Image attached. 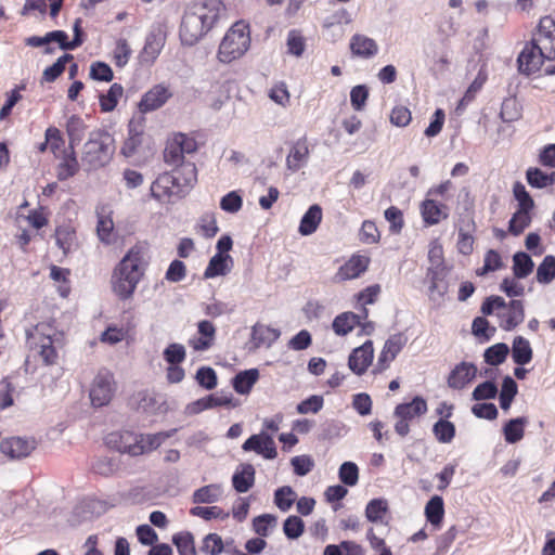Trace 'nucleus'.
Segmentation results:
<instances>
[{"label":"nucleus","mask_w":555,"mask_h":555,"mask_svg":"<svg viewBox=\"0 0 555 555\" xmlns=\"http://www.w3.org/2000/svg\"><path fill=\"white\" fill-rule=\"evenodd\" d=\"M501 327L511 331L524 321V306L520 300H512L508 310L502 315Z\"/></svg>","instance_id":"31"},{"label":"nucleus","mask_w":555,"mask_h":555,"mask_svg":"<svg viewBox=\"0 0 555 555\" xmlns=\"http://www.w3.org/2000/svg\"><path fill=\"white\" fill-rule=\"evenodd\" d=\"M428 260L430 262V267L428 268L427 273L428 278L430 279V298L433 300H439L447 292V286L441 283L444 271L443 249L437 241L430 243Z\"/></svg>","instance_id":"7"},{"label":"nucleus","mask_w":555,"mask_h":555,"mask_svg":"<svg viewBox=\"0 0 555 555\" xmlns=\"http://www.w3.org/2000/svg\"><path fill=\"white\" fill-rule=\"evenodd\" d=\"M70 60H73L72 54L59 57L54 64L43 70V79L49 82L54 81L64 72L66 63Z\"/></svg>","instance_id":"60"},{"label":"nucleus","mask_w":555,"mask_h":555,"mask_svg":"<svg viewBox=\"0 0 555 555\" xmlns=\"http://www.w3.org/2000/svg\"><path fill=\"white\" fill-rule=\"evenodd\" d=\"M514 266L513 271L514 275L517 279L527 278L533 270L534 263L530 256L526 253L519 251L516 253L513 257Z\"/></svg>","instance_id":"42"},{"label":"nucleus","mask_w":555,"mask_h":555,"mask_svg":"<svg viewBox=\"0 0 555 555\" xmlns=\"http://www.w3.org/2000/svg\"><path fill=\"white\" fill-rule=\"evenodd\" d=\"M233 260L230 255L216 254L208 262L204 272L205 279H212L219 275H225L231 270Z\"/></svg>","instance_id":"28"},{"label":"nucleus","mask_w":555,"mask_h":555,"mask_svg":"<svg viewBox=\"0 0 555 555\" xmlns=\"http://www.w3.org/2000/svg\"><path fill=\"white\" fill-rule=\"evenodd\" d=\"M339 479L347 486H354L359 479L358 466L352 462H345L339 468Z\"/></svg>","instance_id":"62"},{"label":"nucleus","mask_w":555,"mask_h":555,"mask_svg":"<svg viewBox=\"0 0 555 555\" xmlns=\"http://www.w3.org/2000/svg\"><path fill=\"white\" fill-rule=\"evenodd\" d=\"M197 333L198 337H193L189 340V345L195 351H205L208 350L215 341L216 337V327L215 325L207 320H203L197 324Z\"/></svg>","instance_id":"20"},{"label":"nucleus","mask_w":555,"mask_h":555,"mask_svg":"<svg viewBox=\"0 0 555 555\" xmlns=\"http://www.w3.org/2000/svg\"><path fill=\"white\" fill-rule=\"evenodd\" d=\"M512 357L514 362L518 365H525L531 361L532 349L530 347L529 341L526 338L517 336L514 339L512 347Z\"/></svg>","instance_id":"37"},{"label":"nucleus","mask_w":555,"mask_h":555,"mask_svg":"<svg viewBox=\"0 0 555 555\" xmlns=\"http://www.w3.org/2000/svg\"><path fill=\"white\" fill-rule=\"evenodd\" d=\"M322 221V208L314 204L309 207L300 220L298 231L301 235L307 236L314 233Z\"/></svg>","instance_id":"27"},{"label":"nucleus","mask_w":555,"mask_h":555,"mask_svg":"<svg viewBox=\"0 0 555 555\" xmlns=\"http://www.w3.org/2000/svg\"><path fill=\"white\" fill-rule=\"evenodd\" d=\"M528 420L526 417H517L509 420L504 428V438L508 443H516L520 441L524 437L525 426L527 425Z\"/></svg>","instance_id":"38"},{"label":"nucleus","mask_w":555,"mask_h":555,"mask_svg":"<svg viewBox=\"0 0 555 555\" xmlns=\"http://www.w3.org/2000/svg\"><path fill=\"white\" fill-rule=\"evenodd\" d=\"M225 16V5L221 0H195L183 13L179 36L185 46L195 44L219 20Z\"/></svg>","instance_id":"1"},{"label":"nucleus","mask_w":555,"mask_h":555,"mask_svg":"<svg viewBox=\"0 0 555 555\" xmlns=\"http://www.w3.org/2000/svg\"><path fill=\"white\" fill-rule=\"evenodd\" d=\"M349 47L353 56L362 59H371L378 51L376 41L361 34L351 37Z\"/></svg>","instance_id":"22"},{"label":"nucleus","mask_w":555,"mask_h":555,"mask_svg":"<svg viewBox=\"0 0 555 555\" xmlns=\"http://www.w3.org/2000/svg\"><path fill=\"white\" fill-rule=\"evenodd\" d=\"M180 555H196L194 535L189 531H182L172 537Z\"/></svg>","instance_id":"43"},{"label":"nucleus","mask_w":555,"mask_h":555,"mask_svg":"<svg viewBox=\"0 0 555 555\" xmlns=\"http://www.w3.org/2000/svg\"><path fill=\"white\" fill-rule=\"evenodd\" d=\"M232 404V396H215L209 395L207 397L201 398L190 404L186 405V412L189 414H198L199 412L212 409L216 406L231 405Z\"/></svg>","instance_id":"24"},{"label":"nucleus","mask_w":555,"mask_h":555,"mask_svg":"<svg viewBox=\"0 0 555 555\" xmlns=\"http://www.w3.org/2000/svg\"><path fill=\"white\" fill-rule=\"evenodd\" d=\"M91 468L100 476L109 477L118 472L119 461L117 457L100 456L93 461Z\"/></svg>","instance_id":"39"},{"label":"nucleus","mask_w":555,"mask_h":555,"mask_svg":"<svg viewBox=\"0 0 555 555\" xmlns=\"http://www.w3.org/2000/svg\"><path fill=\"white\" fill-rule=\"evenodd\" d=\"M36 448L34 439L11 437L1 441V452L11 459H23L28 456Z\"/></svg>","instance_id":"14"},{"label":"nucleus","mask_w":555,"mask_h":555,"mask_svg":"<svg viewBox=\"0 0 555 555\" xmlns=\"http://www.w3.org/2000/svg\"><path fill=\"white\" fill-rule=\"evenodd\" d=\"M27 344L41 357L47 365L57 360L56 346L62 343V333L50 322H40L26 330Z\"/></svg>","instance_id":"4"},{"label":"nucleus","mask_w":555,"mask_h":555,"mask_svg":"<svg viewBox=\"0 0 555 555\" xmlns=\"http://www.w3.org/2000/svg\"><path fill=\"white\" fill-rule=\"evenodd\" d=\"M233 541H223L217 533H208L204 537L199 546V552L206 555H220L222 552H230V545Z\"/></svg>","instance_id":"30"},{"label":"nucleus","mask_w":555,"mask_h":555,"mask_svg":"<svg viewBox=\"0 0 555 555\" xmlns=\"http://www.w3.org/2000/svg\"><path fill=\"white\" fill-rule=\"evenodd\" d=\"M221 494V486L211 483L195 490L192 500L196 504H212L219 501Z\"/></svg>","instance_id":"36"},{"label":"nucleus","mask_w":555,"mask_h":555,"mask_svg":"<svg viewBox=\"0 0 555 555\" xmlns=\"http://www.w3.org/2000/svg\"><path fill=\"white\" fill-rule=\"evenodd\" d=\"M477 367L469 362H461L450 372L448 386L452 389L465 388L477 375Z\"/></svg>","instance_id":"16"},{"label":"nucleus","mask_w":555,"mask_h":555,"mask_svg":"<svg viewBox=\"0 0 555 555\" xmlns=\"http://www.w3.org/2000/svg\"><path fill=\"white\" fill-rule=\"evenodd\" d=\"M373 344L366 341L362 346L356 348L349 356L348 366L357 375H362L373 360Z\"/></svg>","instance_id":"18"},{"label":"nucleus","mask_w":555,"mask_h":555,"mask_svg":"<svg viewBox=\"0 0 555 555\" xmlns=\"http://www.w3.org/2000/svg\"><path fill=\"white\" fill-rule=\"evenodd\" d=\"M530 211L517 209L516 212L513 215L512 219L509 220L508 231L513 235L517 236L521 234L524 230L530 225Z\"/></svg>","instance_id":"53"},{"label":"nucleus","mask_w":555,"mask_h":555,"mask_svg":"<svg viewBox=\"0 0 555 555\" xmlns=\"http://www.w3.org/2000/svg\"><path fill=\"white\" fill-rule=\"evenodd\" d=\"M422 216L426 223L436 224L447 215L442 211V206L433 199H426L422 204Z\"/></svg>","instance_id":"44"},{"label":"nucleus","mask_w":555,"mask_h":555,"mask_svg":"<svg viewBox=\"0 0 555 555\" xmlns=\"http://www.w3.org/2000/svg\"><path fill=\"white\" fill-rule=\"evenodd\" d=\"M76 235L74 229L68 225L59 227L55 230L56 245L66 255L75 244Z\"/></svg>","instance_id":"49"},{"label":"nucleus","mask_w":555,"mask_h":555,"mask_svg":"<svg viewBox=\"0 0 555 555\" xmlns=\"http://www.w3.org/2000/svg\"><path fill=\"white\" fill-rule=\"evenodd\" d=\"M168 437L169 434L164 433L146 435H134L129 431L112 433L107 436L106 443L120 453L137 456L157 449Z\"/></svg>","instance_id":"5"},{"label":"nucleus","mask_w":555,"mask_h":555,"mask_svg":"<svg viewBox=\"0 0 555 555\" xmlns=\"http://www.w3.org/2000/svg\"><path fill=\"white\" fill-rule=\"evenodd\" d=\"M433 433L441 443H449L455 436V426L447 420H439L434 424Z\"/></svg>","instance_id":"50"},{"label":"nucleus","mask_w":555,"mask_h":555,"mask_svg":"<svg viewBox=\"0 0 555 555\" xmlns=\"http://www.w3.org/2000/svg\"><path fill=\"white\" fill-rule=\"evenodd\" d=\"M259 372L257 369H250L240 372L233 378V387L237 393L247 395L258 380Z\"/></svg>","instance_id":"35"},{"label":"nucleus","mask_w":555,"mask_h":555,"mask_svg":"<svg viewBox=\"0 0 555 555\" xmlns=\"http://www.w3.org/2000/svg\"><path fill=\"white\" fill-rule=\"evenodd\" d=\"M86 130L87 126L80 117L73 115L68 118L66 122V132L68 135L69 149H75L81 142Z\"/></svg>","instance_id":"32"},{"label":"nucleus","mask_w":555,"mask_h":555,"mask_svg":"<svg viewBox=\"0 0 555 555\" xmlns=\"http://www.w3.org/2000/svg\"><path fill=\"white\" fill-rule=\"evenodd\" d=\"M531 41L544 52L546 60H555V20L550 16L542 17Z\"/></svg>","instance_id":"9"},{"label":"nucleus","mask_w":555,"mask_h":555,"mask_svg":"<svg viewBox=\"0 0 555 555\" xmlns=\"http://www.w3.org/2000/svg\"><path fill=\"white\" fill-rule=\"evenodd\" d=\"M96 233L100 241L106 245L114 242V222L111 218L101 216L96 225Z\"/></svg>","instance_id":"55"},{"label":"nucleus","mask_w":555,"mask_h":555,"mask_svg":"<svg viewBox=\"0 0 555 555\" xmlns=\"http://www.w3.org/2000/svg\"><path fill=\"white\" fill-rule=\"evenodd\" d=\"M521 116V108L516 98H506L501 106L500 117L504 122H512Z\"/></svg>","instance_id":"54"},{"label":"nucleus","mask_w":555,"mask_h":555,"mask_svg":"<svg viewBox=\"0 0 555 555\" xmlns=\"http://www.w3.org/2000/svg\"><path fill=\"white\" fill-rule=\"evenodd\" d=\"M115 152L114 139L105 130L95 129L89 132L81 151V164L86 170H96L106 166Z\"/></svg>","instance_id":"3"},{"label":"nucleus","mask_w":555,"mask_h":555,"mask_svg":"<svg viewBox=\"0 0 555 555\" xmlns=\"http://www.w3.org/2000/svg\"><path fill=\"white\" fill-rule=\"evenodd\" d=\"M426 412V400L417 396L411 402L398 404L393 414L396 417H402L410 422L415 417L424 415Z\"/></svg>","instance_id":"23"},{"label":"nucleus","mask_w":555,"mask_h":555,"mask_svg":"<svg viewBox=\"0 0 555 555\" xmlns=\"http://www.w3.org/2000/svg\"><path fill=\"white\" fill-rule=\"evenodd\" d=\"M172 96V92L165 83H158L144 93L139 109L141 113H149L158 109Z\"/></svg>","instance_id":"13"},{"label":"nucleus","mask_w":555,"mask_h":555,"mask_svg":"<svg viewBox=\"0 0 555 555\" xmlns=\"http://www.w3.org/2000/svg\"><path fill=\"white\" fill-rule=\"evenodd\" d=\"M509 352V348L504 343L495 344L485 351V361L490 365H499L503 363Z\"/></svg>","instance_id":"51"},{"label":"nucleus","mask_w":555,"mask_h":555,"mask_svg":"<svg viewBox=\"0 0 555 555\" xmlns=\"http://www.w3.org/2000/svg\"><path fill=\"white\" fill-rule=\"evenodd\" d=\"M146 247L134 245L120 260L113 274V289L115 294L127 299L132 296L138 283L143 276L146 264Z\"/></svg>","instance_id":"2"},{"label":"nucleus","mask_w":555,"mask_h":555,"mask_svg":"<svg viewBox=\"0 0 555 555\" xmlns=\"http://www.w3.org/2000/svg\"><path fill=\"white\" fill-rule=\"evenodd\" d=\"M279 337L280 332L278 330L261 323H256L251 327L248 349L249 351H256L262 346L270 347Z\"/></svg>","instance_id":"17"},{"label":"nucleus","mask_w":555,"mask_h":555,"mask_svg":"<svg viewBox=\"0 0 555 555\" xmlns=\"http://www.w3.org/2000/svg\"><path fill=\"white\" fill-rule=\"evenodd\" d=\"M250 47L249 25L243 21L236 22L224 35L218 49V60L231 63L242 57Z\"/></svg>","instance_id":"6"},{"label":"nucleus","mask_w":555,"mask_h":555,"mask_svg":"<svg viewBox=\"0 0 555 555\" xmlns=\"http://www.w3.org/2000/svg\"><path fill=\"white\" fill-rule=\"evenodd\" d=\"M195 378L197 383L207 390H211L217 386V375L211 367H199L196 372Z\"/></svg>","instance_id":"64"},{"label":"nucleus","mask_w":555,"mask_h":555,"mask_svg":"<svg viewBox=\"0 0 555 555\" xmlns=\"http://www.w3.org/2000/svg\"><path fill=\"white\" fill-rule=\"evenodd\" d=\"M244 451H255L268 460L276 457V447L273 438L264 433L250 436L243 444Z\"/></svg>","instance_id":"15"},{"label":"nucleus","mask_w":555,"mask_h":555,"mask_svg":"<svg viewBox=\"0 0 555 555\" xmlns=\"http://www.w3.org/2000/svg\"><path fill=\"white\" fill-rule=\"evenodd\" d=\"M527 181L532 188H546L555 182V172L547 175L539 168H529L527 170Z\"/></svg>","instance_id":"46"},{"label":"nucleus","mask_w":555,"mask_h":555,"mask_svg":"<svg viewBox=\"0 0 555 555\" xmlns=\"http://www.w3.org/2000/svg\"><path fill=\"white\" fill-rule=\"evenodd\" d=\"M367 317V310L363 308L362 314L344 312L337 315L333 321V330L337 335H346L351 332L356 325L361 323L362 319Z\"/></svg>","instance_id":"25"},{"label":"nucleus","mask_w":555,"mask_h":555,"mask_svg":"<svg viewBox=\"0 0 555 555\" xmlns=\"http://www.w3.org/2000/svg\"><path fill=\"white\" fill-rule=\"evenodd\" d=\"M370 259L365 256L353 255L337 271L338 281H347L359 278L369 267Z\"/></svg>","instance_id":"19"},{"label":"nucleus","mask_w":555,"mask_h":555,"mask_svg":"<svg viewBox=\"0 0 555 555\" xmlns=\"http://www.w3.org/2000/svg\"><path fill=\"white\" fill-rule=\"evenodd\" d=\"M166 42V33L160 27H154L145 39L144 47L140 53L142 64H153L160 54Z\"/></svg>","instance_id":"10"},{"label":"nucleus","mask_w":555,"mask_h":555,"mask_svg":"<svg viewBox=\"0 0 555 555\" xmlns=\"http://www.w3.org/2000/svg\"><path fill=\"white\" fill-rule=\"evenodd\" d=\"M276 526V517L272 514H262L253 520V529L260 537H267L271 528Z\"/></svg>","instance_id":"57"},{"label":"nucleus","mask_w":555,"mask_h":555,"mask_svg":"<svg viewBox=\"0 0 555 555\" xmlns=\"http://www.w3.org/2000/svg\"><path fill=\"white\" fill-rule=\"evenodd\" d=\"M309 157V149L305 140L297 141L291 149L289 154L286 157L287 168L295 172L304 167Z\"/></svg>","instance_id":"26"},{"label":"nucleus","mask_w":555,"mask_h":555,"mask_svg":"<svg viewBox=\"0 0 555 555\" xmlns=\"http://www.w3.org/2000/svg\"><path fill=\"white\" fill-rule=\"evenodd\" d=\"M518 388L516 382L511 376H505L500 392V405L503 410H508Z\"/></svg>","instance_id":"48"},{"label":"nucleus","mask_w":555,"mask_h":555,"mask_svg":"<svg viewBox=\"0 0 555 555\" xmlns=\"http://www.w3.org/2000/svg\"><path fill=\"white\" fill-rule=\"evenodd\" d=\"M173 175L176 178H179L178 186L182 189V196H184L197 181V170L193 163L182 164V166L173 171Z\"/></svg>","instance_id":"29"},{"label":"nucleus","mask_w":555,"mask_h":555,"mask_svg":"<svg viewBox=\"0 0 555 555\" xmlns=\"http://www.w3.org/2000/svg\"><path fill=\"white\" fill-rule=\"evenodd\" d=\"M79 170V163L76 156L75 149H69L63 156L57 166V178L61 181L67 180L75 176Z\"/></svg>","instance_id":"34"},{"label":"nucleus","mask_w":555,"mask_h":555,"mask_svg":"<svg viewBox=\"0 0 555 555\" xmlns=\"http://www.w3.org/2000/svg\"><path fill=\"white\" fill-rule=\"evenodd\" d=\"M124 93V88L119 83H113L106 94L100 95V106L103 112H112Z\"/></svg>","instance_id":"45"},{"label":"nucleus","mask_w":555,"mask_h":555,"mask_svg":"<svg viewBox=\"0 0 555 555\" xmlns=\"http://www.w3.org/2000/svg\"><path fill=\"white\" fill-rule=\"evenodd\" d=\"M116 391V383L112 372L100 370L90 389V399L94 406H104L111 402Z\"/></svg>","instance_id":"8"},{"label":"nucleus","mask_w":555,"mask_h":555,"mask_svg":"<svg viewBox=\"0 0 555 555\" xmlns=\"http://www.w3.org/2000/svg\"><path fill=\"white\" fill-rule=\"evenodd\" d=\"M406 339L402 334H395L390 336L379 354L378 358V367L379 370H385L388 367L389 363L395 360L398 353L401 351L403 346L405 345Z\"/></svg>","instance_id":"21"},{"label":"nucleus","mask_w":555,"mask_h":555,"mask_svg":"<svg viewBox=\"0 0 555 555\" xmlns=\"http://www.w3.org/2000/svg\"><path fill=\"white\" fill-rule=\"evenodd\" d=\"M555 279V257L546 256L537 269V281L548 284Z\"/></svg>","instance_id":"52"},{"label":"nucleus","mask_w":555,"mask_h":555,"mask_svg":"<svg viewBox=\"0 0 555 555\" xmlns=\"http://www.w3.org/2000/svg\"><path fill=\"white\" fill-rule=\"evenodd\" d=\"M425 515L431 525L439 526L441 524L444 515L443 500L441 496L435 495L427 502Z\"/></svg>","instance_id":"40"},{"label":"nucleus","mask_w":555,"mask_h":555,"mask_svg":"<svg viewBox=\"0 0 555 555\" xmlns=\"http://www.w3.org/2000/svg\"><path fill=\"white\" fill-rule=\"evenodd\" d=\"M544 60H546L544 52L530 41L518 55L519 72L526 75L533 74L541 68Z\"/></svg>","instance_id":"11"},{"label":"nucleus","mask_w":555,"mask_h":555,"mask_svg":"<svg viewBox=\"0 0 555 555\" xmlns=\"http://www.w3.org/2000/svg\"><path fill=\"white\" fill-rule=\"evenodd\" d=\"M287 54L300 57L306 50V38L298 29H292L287 33L286 38Z\"/></svg>","instance_id":"41"},{"label":"nucleus","mask_w":555,"mask_h":555,"mask_svg":"<svg viewBox=\"0 0 555 555\" xmlns=\"http://www.w3.org/2000/svg\"><path fill=\"white\" fill-rule=\"evenodd\" d=\"M513 193L518 202L519 210H532V208L534 207V202L532 197L529 195V193L526 191V188L522 183L516 182L513 186Z\"/></svg>","instance_id":"59"},{"label":"nucleus","mask_w":555,"mask_h":555,"mask_svg":"<svg viewBox=\"0 0 555 555\" xmlns=\"http://www.w3.org/2000/svg\"><path fill=\"white\" fill-rule=\"evenodd\" d=\"M498 395V387L496 385L491 382L487 380L481 384H479L473 391L472 397L476 401L487 400V399H493Z\"/></svg>","instance_id":"63"},{"label":"nucleus","mask_w":555,"mask_h":555,"mask_svg":"<svg viewBox=\"0 0 555 555\" xmlns=\"http://www.w3.org/2000/svg\"><path fill=\"white\" fill-rule=\"evenodd\" d=\"M387 512V502L382 499H374L369 502L365 509V515L370 521L382 520Z\"/></svg>","instance_id":"61"},{"label":"nucleus","mask_w":555,"mask_h":555,"mask_svg":"<svg viewBox=\"0 0 555 555\" xmlns=\"http://www.w3.org/2000/svg\"><path fill=\"white\" fill-rule=\"evenodd\" d=\"M255 481V468L251 464H245L242 469L235 472L232 477L234 489L240 493L247 492Z\"/></svg>","instance_id":"33"},{"label":"nucleus","mask_w":555,"mask_h":555,"mask_svg":"<svg viewBox=\"0 0 555 555\" xmlns=\"http://www.w3.org/2000/svg\"><path fill=\"white\" fill-rule=\"evenodd\" d=\"M283 531L288 539H298L305 531V524L298 516H289L283 524Z\"/></svg>","instance_id":"58"},{"label":"nucleus","mask_w":555,"mask_h":555,"mask_svg":"<svg viewBox=\"0 0 555 555\" xmlns=\"http://www.w3.org/2000/svg\"><path fill=\"white\" fill-rule=\"evenodd\" d=\"M184 154L182 153L177 141L172 138L166 145L164 151V160L170 166H182Z\"/></svg>","instance_id":"56"},{"label":"nucleus","mask_w":555,"mask_h":555,"mask_svg":"<svg viewBox=\"0 0 555 555\" xmlns=\"http://www.w3.org/2000/svg\"><path fill=\"white\" fill-rule=\"evenodd\" d=\"M296 498L297 494L292 487L283 486L275 490L274 503L280 511L287 512L296 501Z\"/></svg>","instance_id":"47"},{"label":"nucleus","mask_w":555,"mask_h":555,"mask_svg":"<svg viewBox=\"0 0 555 555\" xmlns=\"http://www.w3.org/2000/svg\"><path fill=\"white\" fill-rule=\"evenodd\" d=\"M179 178L173 173L165 172L157 177L151 185V195L157 201H164L171 196L181 197V190L178 186Z\"/></svg>","instance_id":"12"}]
</instances>
